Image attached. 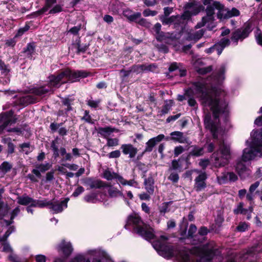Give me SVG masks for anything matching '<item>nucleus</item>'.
I'll list each match as a JSON object with an SVG mask.
<instances>
[{
	"label": "nucleus",
	"mask_w": 262,
	"mask_h": 262,
	"mask_svg": "<svg viewBox=\"0 0 262 262\" xmlns=\"http://www.w3.org/2000/svg\"><path fill=\"white\" fill-rule=\"evenodd\" d=\"M225 68L222 66L213 77L207 80L201 79L192 83L191 88L187 90L184 95H178V100L182 101L186 97H190V93L198 95L199 100L204 108L210 110L213 114L214 120L211 119L209 113L205 115L204 124L205 127L211 132L213 138L217 139L222 136V129L219 125V118L223 114L225 115L228 112V104L222 98L225 95L224 92L219 88L213 85L220 84L224 79Z\"/></svg>",
	"instance_id": "f257e3e1"
},
{
	"label": "nucleus",
	"mask_w": 262,
	"mask_h": 262,
	"mask_svg": "<svg viewBox=\"0 0 262 262\" xmlns=\"http://www.w3.org/2000/svg\"><path fill=\"white\" fill-rule=\"evenodd\" d=\"M88 76V74L83 71H71L66 69L60 72L57 76L54 75L49 77L48 85L36 88L33 93L39 96H42L49 92H52L54 88H58L61 84L68 81L74 82L78 78H84Z\"/></svg>",
	"instance_id": "f03ea898"
},
{
	"label": "nucleus",
	"mask_w": 262,
	"mask_h": 262,
	"mask_svg": "<svg viewBox=\"0 0 262 262\" xmlns=\"http://www.w3.org/2000/svg\"><path fill=\"white\" fill-rule=\"evenodd\" d=\"M215 10L217 11V17L220 19L237 16L240 14L239 10L235 8L227 10L220 3L214 2L212 5H209L206 7L205 10L206 15L202 17L201 21L197 24L195 28H201L206 25L209 30L212 29L215 27L214 23Z\"/></svg>",
	"instance_id": "7ed1b4c3"
},
{
	"label": "nucleus",
	"mask_w": 262,
	"mask_h": 262,
	"mask_svg": "<svg viewBox=\"0 0 262 262\" xmlns=\"http://www.w3.org/2000/svg\"><path fill=\"white\" fill-rule=\"evenodd\" d=\"M216 250L210 245H204L195 247L191 252L192 254L196 255L200 257L195 261L190 252L186 250H182L179 253V258L182 262H210L213 256L216 254Z\"/></svg>",
	"instance_id": "20e7f679"
},
{
	"label": "nucleus",
	"mask_w": 262,
	"mask_h": 262,
	"mask_svg": "<svg viewBox=\"0 0 262 262\" xmlns=\"http://www.w3.org/2000/svg\"><path fill=\"white\" fill-rule=\"evenodd\" d=\"M260 133L253 130L251 133L250 140L246 141V145L249 148L243 150L242 160L247 162L254 159L256 157H262V140H260Z\"/></svg>",
	"instance_id": "39448f33"
},
{
	"label": "nucleus",
	"mask_w": 262,
	"mask_h": 262,
	"mask_svg": "<svg viewBox=\"0 0 262 262\" xmlns=\"http://www.w3.org/2000/svg\"><path fill=\"white\" fill-rule=\"evenodd\" d=\"M128 225H133L136 232L146 240H150L155 237L153 229L144 223L138 214L133 213L129 216L125 228H127Z\"/></svg>",
	"instance_id": "423d86ee"
},
{
	"label": "nucleus",
	"mask_w": 262,
	"mask_h": 262,
	"mask_svg": "<svg viewBox=\"0 0 262 262\" xmlns=\"http://www.w3.org/2000/svg\"><path fill=\"white\" fill-rule=\"evenodd\" d=\"M219 146V150L212 154L211 158L215 161L216 166H224L228 163L230 158V145L225 143L221 138Z\"/></svg>",
	"instance_id": "0eeeda50"
},
{
	"label": "nucleus",
	"mask_w": 262,
	"mask_h": 262,
	"mask_svg": "<svg viewBox=\"0 0 262 262\" xmlns=\"http://www.w3.org/2000/svg\"><path fill=\"white\" fill-rule=\"evenodd\" d=\"M152 245L158 253L164 257L169 258L176 256L173 247L167 242V238L164 235L154 241Z\"/></svg>",
	"instance_id": "6e6552de"
},
{
	"label": "nucleus",
	"mask_w": 262,
	"mask_h": 262,
	"mask_svg": "<svg viewBox=\"0 0 262 262\" xmlns=\"http://www.w3.org/2000/svg\"><path fill=\"white\" fill-rule=\"evenodd\" d=\"M184 9V11L181 16V18L183 20H188L191 16L196 15L201 11V6L195 0H189L185 5Z\"/></svg>",
	"instance_id": "1a4fd4ad"
},
{
	"label": "nucleus",
	"mask_w": 262,
	"mask_h": 262,
	"mask_svg": "<svg viewBox=\"0 0 262 262\" xmlns=\"http://www.w3.org/2000/svg\"><path fill=\"white\" fill-rule=\"evenodd\" d=\"M87 254L94 257L93 262H101V259H108V256L105 252L100 250H90L88 251ZM72 262H91L89 258H86L82 255L76 256Z\"/></svg>",
	"instance_id": "9d476101"
},
{
	"label": "nucleus",
	"mask_w": 262,
	"mask_h": 262,
	"mask_svg": "<svg viewBox=\"0 0 262 262\" xmlns=\"http://www.w3.org/2000/svg\"><path fill=\"white\" fill-rule=\"evenodd\" d=\"M253 27L251 23H245L242 28L237 29L232 33L231 40L237 44L238 40L242 41L248 37Z\"/></svg>",
	"instance_id": "9b49d317"
},
{
	"label": "nucleus",
	"mask_w": 262,
	"mask_h": 262,
	"mask_svg": "<svg viewBox=\"0 0 262 262\" xmlns=\"http://www.w3.org/2000/svg\"><path fill=\"white\" fill-rule=\"evenodd\" d=\"M257 257L255 248L252 247L246 252L240 254L236 259H238V262H256Z\"/></svg>",
	"instance_id": "f8f14e48"
},
{
	"label": "nucleus",
	"mask_w": 262,
	"mask_h": 262,
	"mask_svg": "<svg viewBox=\"0 0 262 262\" xmlns=\"http://www.w3.org/2000/svg\"><path fill=\"white\" fill-rule=\"evenodd\" d=\"M16 119L13 116V112H9L0 115V133L2 132L8 125L16 122Z\"/></svg>",
	"instance_id": "ddd939ff"
},
{
	"label": "nucleus",
	"mask_w": 262,
	"mask_h": 262,
	"mask_svg": "<svg viewBox=\"0 0 262 262\" xmlns=\"http://www.w3.org/2000/svg\"><path fill=\"white\" fill-rule=\"evenodd\" d=\"M68 201L69 199H66L62 201H50L49 206H50V208L54 211V213H59L62 211L64 208L67 207Z\"/></svg>",
	"instance_id": "4468645a"
},
{
	"label": "nucleus",
	"mask_w": 262,
	"mask_h": 262,
	"mask_svg": "<svg viewBox=\"0 0 262 262\" xmlns=\"http://www.w3.org/2000/svg\"><path fill=\"white\" fill-rule=\"evenodd\" d=\"M244 161L241 159L237 161L235 169L241 178H245L249 176L251 172L250 170L246 167L244 163Z\"/></svg>",
	"instance_id": "2eb2a0df"
},
{
	"label": "nucleus",
	"mask_w": 262,
	"mask_h": 262,
	"mask_svg": "<svg viewBox=\"0 0 262 262\" xmlns=\"http://www.w3.org/2000/svg\"><path fill=\"white\" fill-rule=\"evenodd\" d=\"M207 178L205 172H201L194 180V188L197 191L204 189L206 187V180Z\"/></svg>",
	"instance_id": "dca6fc26"
},
{
	"label": "nucleus",
	"mask_w": 262,
	"mask_h": 262,
	"mask_svg": "<svg viewBox=\"0 0 262 262\" xmlns=\"http://www.w3.org/2000/svg\"><path fill=\"white\" fill-rule=\"evenodd\" d=\"M120 149L124 155H128L130 159L135 157L138 152V149L131 144H123L121 146Z\"/></svg>",
	"instance_id": "f3484780"
},
{
	"label": "nucleus",
	"mask_w": 262,
	"mask_h": 262,
	"mask_svg": "<svg viewBox=\"0 0 262 262\" xmlns=\"http://www.w3.org/2000/svg\"><path fill=\"white\" fill-rule=\"evenodd\" d=\"M164 138L163 135H159L156 137L152 138L149 140L146 143V147L144 152H150L152 150L153 147L156 144L161 141Z\"/></svg>",
	"instance_id": "a211bd4d"
},
{
	"label": "nucleus",
	"mask_w": 262,
	"mask_h": 262,
	"mask_svg": "<svg viewBox=\"0 0 262 262\" xmlns=\"http://www.w3.org/2000/svg\"><path fill=\"white\" fill-rule=\"evenodd\" d=\"M51 165L49 163H46L44 164H37L35 166V168L33 169L32 171L37 177L40 178L41 172H44L46 171L49 170Z\"/></svg>",
	"instance_id": "6ab92c4d"
},
{
	"label": "nucleus",
	"mask_w": 262,
	"mask_h": 262,
	"mask_svg": "<svg viewBox=\"0 0 262 262\" xmlns=\"http://www.w3.org/2000/svg\"><path fill=\"white\" fill-rule=\"evenodd\" d=\"M124 5V4L123 3L120 2L118 0H112L108 8L113 14H117L122 9Z\"/></svg>",
	"instance_id": "aec40b11"
},
{
	"label": "nucleus",
	"mask_w": 262,
	"mask_h": 262,
	"mask_svg": "<svg viewBox=\"0 0 262 262\" xmlns=\"http://www.w3.org/2000/svg\"><path fill=\"white\" fill-rule=\"evenodd\" d=\"M171 139L181 143H188V140L183 133L180 132H173L170 134Z\"/></svg>",
	"instance_id": "412c9836"
},
{
	"label": "nucleus",
	"mask_w": 262,
	"mask_h": 262,
	"mask_svg": "<svg viewBox=\"0 0 262 262\" xmlns=\"http://www.w3.org/2000/svg\"><path fill=\"white\" fill-rule=\"evenodd\" d=\"M98 134L101 136L107 139L112 133L115 132V128L110 126L105 127H99L97 129Z\"/></svg>",
	"instance_id": "4be33fe9"
},
{
	"label": "nucleus",
	"mask_w": 262,
	"mask_h": 262,
	"mask_svg": "<svg viewBox=\"0 0 262 262\" xmlns=\"http://www.w3.org/2000/svg\"><path fill=\"white\" fill-rule=\"evenodd\" d=\"M144 184L145 189L149 194H152L154 192V180L152 177H148L144 179Z\"/></svg>",
	"instance_id": "5701e85b"
},
{
	"label": "nucleus",
	"mask_w": 262,
	"mask_h": 262,
	"mask_svg": "<svg viewBox=\"0 0 262 262\" xmlns=\"http://www.w3.org/2000/svg\"><path fill=\"white\" fill-rule=\"evenodd\" d=\"M17 203L21 205L27 206L30 205L32 207L34 199L26 194L19 196L17 198Z\"/></svg>",
	"instance_id": "b1692460"
},
{
	"label": "nucleus",
	"mask_w": 262,
	"mask_h": 262,
	"mask_svg": "<svg viewBox=\"0 0 262 262\" xmlns=\"http://www.w3.org/2000/svg\"><path fill=\"white\" fill-rule=\"evenodd\" d=\"M59 248L67 256H69L73 251V248L70 243H66L64 241H62L59 246Z\"/></svg>",
	"instance_id": "393cba45"
},
{
	"label": "nucleus",
	"mask_w": 262,
	"mask_h": 262,
	"mask_svg": "<svg viewBox=\"0 0 262 262\" xmlns=\"http://www.w3.org/2000/svg\"><path fill=\"white\" fill-rule=\"evenodd\" d=\"M152 68H156L155 65L146 66L144 64L136 65L132 68V70L134 72L140 73L144 71H152Z\"/></svg>",
	"instance_id": "a878e982"
},
{
	"label": "nucleus",
	"mask_w": 262,
	"mask_h": 262,
	"mask_svg": "<svg viewBox=\"0 0 262 262\" xmlns=\"http://www.w3.org/2000/svg\"><path fill=\"white\" fill-rule=\"evenodd\" d=\"M35 99L32 96L28 95L20 97L18 103L20 105H28L35 102Z\"/></svg>",
	"instance_id": "bb28decb"
},
{
	"label": "nucleus",
	"mask_w": 262,
	"mask_h": 262,
	"mask_svg": "<svg viewBox=\"0 0 262 262\" xmlns=\"http://www.w3.org/2000/svg\"><path fill=\"white\" fill-rule=\"evenodd\" d=\"M180 18H181V17L178 15H173L169 17L168 16H161L160 20L163 25H170L176 20H179Z\"/></svg>",
	"instance_id": "cd10ccee"
},
{
	"label": "nucleus",
	"mask_w": 262,
	"mask_h": 262,
	"mask_svg": "<svg viewBox=\"0 0 262 262\" xmlns=\"http://www.w3.org/2000/svg\"><path fill=\"white\" fill-rule=\"evenodd\" d=\"M229 43V39L228 38H224L222 39L219 43L215 44L216 45H218L217 49H216L218 55H220L222 53L224 48L228 46Z\"/></svg>",
	"instance_id": "c85d7f7f"
},
{
	"label": "nucleus",
	"mask_w": 262,
	"mask_h": 262,
	"mask_svg": "<svg viewBox=\"0 0 262 262\" xmlns=\"http://www.w3.org/2000/svg\"><path fill=\"white\" fill-rule=\"evenodd\" d=\"M244 204L243 203H240L239 205L237 206V208L234 209V212L236 214L241 213L244 214H246L248 213V212H252L253 211L252 206H249L248 209H245L243 208Z\"/></svg>",
	"instance_id": "c756f323"
},
{
	"label": "nucleus",
	"mask_w": 262,
	"mask_h": 262,
	"mask_svg": "<svg viewBox=\"0 0 262 262\" xmlns=\"http://www.w3.org/2000/svg\"><path fill=\"white\" fill-rule=\"evenodd\" d=\"M86 183L89 185L91 188H99L103 187V184L102 181L99 180H93L90 178H89L86 180Z\"/></svg>",
	"instance_id": "7c9ffc66"
},
{
	"label": "nucleus",
	"mask_w": 262,
	"mask_h": 262,
	"mask_svg": "<svg viewBox=\"0 0 262 262\" xmlns=\"http://www.w3.org/2000/svg\"><path fill=\"white\" fill-rule=\"evenodd\" d=\"M108 193L111 197L120 196L124 198L123 193L117 188L114 187H110L108 190Z\"/></svg>",
	"instance_id": "2f4dec72"
},
{
	"label": "nucleus",
	"mask_w": 262,
	"mask_h": 262,
	"mask_svg": "<svg viewBox=\"0 0 262 262\" xmlns=\"http://www.w3.org/2000/svg\"><path fill=\"white\" fill-rule=\"evenodd\" d=\"M50 204V201H47L46 200H34L33 203L32 204V207L43 208L49 206Z\"/></svg>",
	"instance_id": "473e14b6"
},
{
	"label": "nucleus",
	"mask_w": 262,
	"mask_h": 262,
	"mask_svg": "<svg viewBox=\"0 0 262 262\" xmlns=\"http://www.w3.org/2000/svg\"><path fill=\"white\" fill-rule=\"evenodd\" d=\"M118 181L123 185H129L135 187H137L138 185V183L135 180L127 181L122 176L118 177Z\"/></svg>",
	"instance_id": "72a5a7b5"
},
{
	"label": "nucleus",
	"mask_w": 262,
	"mask_h": 262,
	"mask_svg": "<svg viewBox=\"0 0 262 262\" xmlns=\"http://www.w3.org/2000/svg\"><path fill=\"white\" fill-rule=\"evenodd\" d=\"M172 104H173V101L172 100L166 101L165 102V104H164V106H163L162 109L161 110V111L160 112V115L162 116V115H165L166 114H167L168 113V112L170 111V110L171 109V107L172 106Z\"/></svg>",
	"instance_id": "f704fd0d"
},
{
	"label": "nucleus",
	"mask_w": 262,
	"mask_h": 262,
	"mask_svg": "<svg viewBox=\"0 0 262 262\" xmlns=\"http://www.w3.org/2000/svg\"><path fill=\"white\" fill-rule=\"evenodd\" d=\"M103 176L104 178L107 180H112L114 179H117L118 180V177H121L117 173L111 172L110 170H105L103 173Z\"/></svg>",
	"instance_id": "c9c22d12"
},
{
	"label": "nucleus",
	"mask_w": 262,
	"mask_h": 262,
	"mask_svg": "<svg viewBox=\"0 0 262 262\" xmlns=\"http://www.w3.org/2000/svg\"><path fill=\"white\" fill-rule=\"evenodd\" d=\"M35 52V46L34 43L28 44L27 47L24 49V53L29 58H31Z\"/></svg>",
	"instance_id": "e433bc0d"
},
{
	"label": "nucleus",
	"mask_w": 262,
	"mask_h": 262,
	"mask_svg": "<svg viewBox=\"0 0 262 262\" xmlns=\"http://www.w3.org/2000/svg\"><path fill=\"white\" fill-rule=\"evenodd\" d=\"M56 0H46V3L45 6L37 12L39 14H41L46 11H47L49 8H50L52 5L55 3Z\"/></svg>",
	"instance_id": "4c0bfd02"
},
{
	"label": "nucleus",
	"mask_w": 262,
	"mask_h": 262,
	"mask_svg": "<svg viewBox=\"0 0 262 262\" xmlns=\"http://www.w3.org/2000/svg\"><path fill=\"white\" fill-rule=\"evenodd\" d=\"M203 148L194 146L193 147L192 150L190 151V155L196 157H199L202 156L203 154Z\"/></svg>",
	"instance_id": "58836bf2"
},
{
	"label": "nucleus",
	"mask_w": 262,
	"mask_h": 262,
	"mask_svg": "<svg viewBox=\"0 0 262 262\" xmlns=\"http://www.w3.org/2000/svg\"><path fill=\"white\" fill-rule=\"evenodd\" d=\"M81 120L90 124L94 123V120L92 118L91 115L89 114V111L87 110L84 111V115L81 118Z\"/></svg>",
	"instance_id": "ea45409f"
},
{
	"label": "nucleus",
	"mask_w": 262,
	"mask_h": 262,
	"mask_svg": "<svg viewBox=\"0 0 262 262\" xmlns=\"http://www.w3.org/2000/svg\"><path fill=\"white\" fill-rule=\"evenodd\" d=\"M106 145L108 147L116 146L119 145V139L118 138H107Z\"/></svg>",
	"instance_id": "a19ab883"
},
{
	"label": "nucleus",
	"mask_w": 262,
	"mask_h": 262,
	"mask_svg": "<svg viewBox=\"0 0 262 262\" xmlns=\"http://www.w3.org/2000/svg\"><path fill=\"white\" fill-rule=\"evenodd\" d=\"M0 70L2 74L7 75L9 73L10 70L8 67L2 60H0Z\"/></svg>",
	"instance_id": "79ce46f5"
},
{
	"label": "nucleus",
	"mask_w": 262,
	"mask_h": 262,
	"mask_svg": "<svg viewBox=\"0 0 262 262\" xmlns=\"http://www.w3.org/2000/svg\"><path fill=\"white\" fill-rule=\"evenodd\" d=\"M179 160H174L171 162V167L169 169L176 170L179 171V172L181 171L182 169V165L179 162Z\"/></svg>",
	"instance_id": "37998d69"
},
{
	"label": "nucleus",
	"mask_w": 262,
	"mask_h": 262,
	"mask_svg": "<svg viewBox=\"0 0 262 262\" xmlns=\"http://www.w3.org/2000/svg\"><path fill=\"white\" fill-rule=\"evenodd\" d=\"M76 52L77 53H84L88 48V45H81L79 42H78L75 46Z\"/></svg>",
	"instance_id": "c03bdc74"
},
{
	"label": "nucleus",
	"mask_w": 262,
	"mask_h": 262,
	"mask_svg": "<svg viewBox=\"0 0 262 262\" xmlns=\"http://www.w3.org/2000/svg\"><path fill=\"white\" fill-rule=\"evenodd\" d=\"M97 194L96 193H92L84 197V200L87 202L94 203L96 200Z\"/></svg>",
	"instance_id": "a18cd8bd"
},
{
	"label": "nucleus",
	"mask_w": 262,
	"mask_h": 262,
	"mask_svg": "<svg viewBox=\"0 0 262 262\" xmlns=\"http://www.w3.org/2000/svg\"><path fill=\"white\" fill-rule=\"evenodd\" d=\"M204 32L202 29L200 30L194 32V33H193L191 35V39H194L195 40H197L199 39L203 35Z\"/></svg>",
	"instance_id": "49530a36"
},
{
	"label": "nucleus",
	"mask_w": 262,
	"mask_h": 262,
	"mask_svg": "<svg viewBox=\"0 0 262 262\" xmlns=\"http://www.w3.org/2000/svg\"><path fill=\"white\" fill-rule=\"evenodd\" d=\"M217 179L218 181V182L220 184H224L226 183L228 179V176L227 172L223 173L220 176H218L217 177Z\"/></svg>",
	"instance_id": "de8ad7c7"
},
{
	"label": "nucleus",
	"mask_w": 262,
	"mask_h": 262,
	"mask_svg": "<svg viewBox=\"0 0 262 262\" xmlns=\"http://www.w3.org/2000/svg\"><path fill=\"white\" fill-rule=\"evenodd\" d=\"M12 168V165L8 162H4L0 166V169L4 172L9 171Z\"/></svg>",
	"instance_id": "09e8293b"
},
{
	"label": "nucleus",
	"mask_w": 262,
	"mask_h": 262,
	"mask_svg": "<svg viewBox=\"0 0 262 262\" xmlns=\"http://www.w3.org/2000/svg\"><path fill=\"white\" fill-rule=\"evenodd\" d=\"M168 38V34L163 32H161L156 34V39L159 41H165Z\"/></svg>",
	"instance_id": "8fccbe9b"
},
{
	"label": "nucleus",
	"mask_w": 262,
	"mask_h": 262,
	"mask_svg": "<svg viewBox=\"0 0 262 262\" xmlns=\"http://www.w3.org/2000/svg\"><path fill=\"white\" fill-rule=\"evenodd\" d=\"M62 11V6L60 5H56L52 9H51L49 13L50 14H54L56 13H59Z\"/></svg>",
	"instance_id": "3c124183"
},
{
	"label": "nucleus",
	"mask_w": 262,
	"mask_h": 262,
	"mask_svg": "<svg viewBox=\"0 0 262 262\" xmlns=\"http://www.w3.org/2000/svg\"><path fill=\"white\" fill-rule=\"evenodd\" d=\"M212 70V66H208L207 67L199 68L197 70L199 73L201 74H205Z\"/></svg>",
	"instance_id": "603ef678"
},
{
	"label": "nucleus",
	"mask_w": 262,
	"mask_h": 262,
	"mask_svg": "<svg viewBox=\"0 0 262 262\" xmlns=\"http://www.w3.org/2000/svg\"><path fill=\"white\" fill-rule=\"evenodd\" d=\"M158 12L156 11H152L149 9H145L143 12V14L144 16L147 17L149 16H155L157 14Z\"/></svg>",
	"instance_id": "864d4df0"
},
{
	"label": "nucleus",
	"mask_w": 262,
	"mask_h": 262,
	"mask_svg": "<svg viewBox=\"0 0 262 262\" xmlns=\"http://www.w3.org/2000/svg\"><path fill=\"white\" fill-rule=\"evenodd\" d=\"M182 67V64L180 63L177 62H172L170 67H169V71L170 72H172L177 69H180V68Z\"/></svg>",
	"instance_id": "5fc2aeb1"
},
{
	"label": "nucleus",
	"mask_w": 262,
	"mask_h": 262,
	"mask_svg": "<svg viewBox=\"0 0 262 262\" xmlns=\"http://www.w3.org/2000/svg\"><path fill=\"white\" fill-rule=\"evenodd\" d=\"M14 231V228L13 227H10L7 231L6 232L4 237L0 238V241H5L10 234Z\"/></svg>",
	"instance_id": "6e6d98bb"
},
{
	"label": "nucleus",
	"mask_w": 262,
	"mask_h": 262,
	"mask_svg": "<svg viewBox=\"0 0 262 262\" xmlns=\"http://www.w3.org/2000/svg\"><path fill=\"white\" fill-rule=\"evenodd\" d=\"M121 156V152L119 150L113 151L108 154V157L109 158H117Z\"/></svg>",
	"instance_id": "4d7b16f0"
},
{
	"label": "nucleus",
	"mask_w": 262,
	"mask_h": 262,
	"mask_svg": "<svg viewBox=\"0 0 262 262\" xmlns=\"http://www.w3.org/2000/svg\"><path fill=\"white\" fill-rule=\"evenodd\" d=\"M100 101L99 100H93L89 99L87 101V104L92 108H96L98 107Z\"/></svg>",
	"instance_id": "13d9d810"
},
{
	"label": "nucleus",
	"mask_w": 262,
	"mask_h": 262,
	"mask_svg": "<svg viewBox=\"0 0 262 262\" xmlns=\"http://www.w3.org/2000/svg\"><path fill=\"white\" fill-rule=\"evenodd\" d=\"M179 175L176 172H172L168 177V179L174 183L177 182L179 180Z\"/></svg>",
	"instance_id": "bf43d9fd"
},
{
	"label": "nucleus",
	"mask_w": 262,
	"mask_h": 262,
	"mask_svg": "<svg viewBox=\"0 0 262 262\" xmlns=\"http://www.w3.org/2000/svg\"><path fill=\"white\" fill-rule=\"evenodd\" d=\"M248 227V226L246 223H241L236 227V229L239 231L244 232V231H246V230L247 229Z\"/></svg>",
	"instance_id": "052dcab7"
},
{
	"label": "nucleus",
	"mask_w": 262,
	"mask_h": 262,
	"mask_svg": "<svg viewBox=\"0 0 262 262\" xmlns=\"http://www.w3.org/2000/svg\"><path fill=\"white\" fill-rule=\"evenodd\" d=\"M228 179L231 182H235L237 180V176L233 172H227Z\"/></svg>",
	"instance_id": "680f3d73"
},
{
	"label": "nucleus",
	"mask_w": 262,
	"mask_h": 262,
	"mask_svg": "<svg viewBox=\"0 0 262 262\" xmlns=\"http://www.w3.org/2000/svg\"><path fill=\"white\" fill-rule=\"evenodd\" d=\"M141 17V14L140 12L133 13L132 16L129 20L132 21H135L138 19L140 18Z\"/></svg>",
	"instance_id": "e2e57ef3"
},
{
	"label": "nucleus",
	"mask_w": 262,
	"mask_h": 262,
	"mask_svg": "<svg viewBox=\"0 0 262 262\" xmlns=\"http://www.w3.org/2000/svg\"><path fill=\"white\" fill-rule=\"evenodd\" d=\"M196 227L194 225H191L189 227L188 234L190 237H192L194 233H195L196 231Z\"/></svg>",
	"instance_id": "0e129e2a"
},
{
	"label": "nucleus",
	"mask_w": 262,
	"mask_h": 262,
	"mask_svg": "<svg viewBox=\"0 0 262 262\" xmlns=\"http://www.w3.org/2000/svg\"><path fill=\"white\" fill-rule=\"evenodd\" d=\"M184 151V148L182 146H178L175 147L174 149V155L175 157L178 156Z\"/></svg>",
	"instance_id": "69168bd1"
},
{
	"label": "nucleus",
	"mask_w": 262,
	"mask_h": 262,
	"mask_svg": "<svg viewBox=\"0 0 262 262\" xmlns=\"http://www.w3.org/2000/svg\"><path fill=\"white\" fill-rule=\"evenodd\" d=\"M63 166L67 167L69 169L71 170H76L78 168V166L75 164H62Z\"/></svg>",
	"instance_id": "338daca9"
},
{
	"label": "nucleus",
	"mask_w": 262,
	"mask_h": 262,
	"mask_svg": "<svg viewBox=\"0 0 262 262\" xmlns=\"http://www.w3.org/2000/svg\"><path fill=\"white\" fill-rule=\"evenodd\" d=\"M35 259L36 262H46V257L41 254L37 255L35 256Z\"/></svg>",
	"instance_id": "774afa93"
}]
</instances>
